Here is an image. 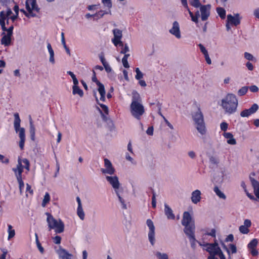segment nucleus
I'll return each mask as SVG.
<instances>
[{"mask_svg": "<svg viewBox=\"0 0 259 259\" xmlns=\"http://www.w3.org/2000/svg\"><path fill=\"white\" fill-rule=\"evenodd\" d=\"M145 110L140 94L136 91L132 93V102L130 105V113L136 119L140 120L145 113Z\"/></svg>", "mask_w": 259, "mask_h": 259, "instance_id": "obj_1", "label": "nucleus"}, {"mask_svg": "<svg viewBox=\"0 0 259 259\" xmlns=\"http://www.w3.org/2000/svg\"><path fill=\"white\" fill-rule=\"evenodd\" d=\"M219 105L226 114L231 115L237 111L238 101L234 94L230 93L221 100Z\"/></svg>", "mask_w": 259, "mask_h": 259, "instance_id": "obj_2", "label": "nucleus"}, {"mask_svg": "<svg viewBox=\"0 0 259 259\" xmlns=\"http://www.w3.org/2000/svg\"><path fill=\"white\" fill-rule=\"evenodd\" d=\"M182 224L185 227L184 231L186 235L189 237L190 239L195 240L194 222L188 211H185L184 212L182 220Z\"/></svg>", "mask_w": 259, "mask_h": 259, "instance_id": "obj_3", "label": "nucleus"}, {"mask_svg": "<svg viewBox=\"0 0 259 259\" xmlns=\"http://www.w3.org/2000/svg\"><path fill=\"white\" fill-rule=\"evenodd\" d=\"M106 179L113 188L118 197V201L121 204V208L123 209H126L127 206L125 200L121 196V193L122 192L123 190L121 188H120V184L117 177L106 176Z\"/></svg>", "mask_w": 259, "mask_h": 259, "instance_id": "obj_4", "label": "nucleus"}, {"mask_svg": "<svg viewBox=\"0 0 259 259\" xmlns=\"http://www.w3.org/2000/svg\"><path fill=\"white\" fill-rule=\"evenodd\" d=\"M192 116L194 125L197 131L201 135H205L206 133V128L204 120L203 115L200 109L198 108L197 111L193 112Z\"/></svg>", "mask_w": 259, "mask_h": 259, "instance_id": "obj_5", "label": "nucleus"}, {"mask_svg": "<svg viewBox=\"0 0 259 259\" xmlns=\"http://www.w3.org/2000/svg\"><path fill=\"white\" fill-rule=\"evenodd\" d=\"M47 222L49 230H54L56 233L60 234L64 231V224L60 219H55L49 212H46Z\"/></svg>", "mask_w": 259, "mask_h": 259, "instance_id": "obj_6", "label": "nucleus"}, {"mask_svg": "<svg viewBox=\"0 0 259 259\" xmlns=\"http://www.w3.org/2000/svg\"><path fill=\"white\" fill-rule=\"evenodd\" d=\"M205 246V250L210 254V255L208 257L207 259H218L215 257L217 255L219 256L220 259H226V257L221 248L219 247L218 243L214 242V243L211 244L207 243Z\"/></svg>", "mask_w": 259, "mask_h": 259, "instance_id": "obj_7", "label": "nucleus"}, {"mask_svg": "<svg viewBox=\"0 0 259 259\" xmlns=\"http://www.w3.org/2000/svg\"><path fill=\"white\" fill-rule=\"evenodd\" d=\"M146 224L149 230L148 233V240L150 244L153 246L155 243V226L153 222L150 219L147 220Z\"/></svg>", "mask_w": 259, "mask_h": 259, "instance_id": "obj_8", "label": "nucleus"}, {"mask_svg": "<svg viewBox=\"0 0 259 259\" xmlns=\"http://www.w3.org/2000/svg\"><path fill=\"white\" fill-rule=\"evenodd\" d=\"M169 32L178 39H180L181 38L180 26L179 23L177 21H175L172 23V27L169 30Z\"/></svg>", "mask_w": 259, "mask_h": 259, "instance_id": "obj_9", "label": "nucleus"}, {"mask_svg": "<svg viewBox=\"0 0 259 259\" xmlns=\"http://www.w3.org/2000/svg\"><path fill=\"white\" fill-rule=\"evenodd\" d=\"M199 8L201 20L202 21L206 20L210 16L211 5L210 4L201 5Z\"/></svg>", "mask_w": 259, "mask_h": 259, "instance_id": "obj_10", "label": "nucleus"}, {"mask_svg": "<svg viewBox=\"0 0 259 259\" xmlns=\"http://www.w3.org/2000/svg\"><path fill=\"white\" fill-rule=\"evenodd\" d=\"M104 161L105 168H101V171L104 174L113 175L115 172V169L113 167L111 162L107 158H105Z\"/></svg>", "mask_w": 259, "mask_h": 259, "instance_id": "obj_11", "label": "nucleus"}, {"mask_svg": "<svg viewBox=\"0 0 259 259\" xmlns=\"http://www.w3.org/2000/svg\"><path fill=\"white\" fill-rule=\"evenodd\" d=\"M227 21L231 23V25L237 26L240 24L241 18L239 14H236L234 16L229 14L227 15Z\"/></svg>", "mask_w": 259, "mask_h": 259, "instance_id": "obj_12", "label": "nucleus"}, {"mask_svg": "<svg viewBox=\"0 0 259 259\" xmlns=\"http://www.w3.org/2000/svg\"><path fill=\"white\" fill-rule=\"evenodd\" d=\"M26 8L30 9L31 11L39 12L40 8L36 4V0H26Z\"/></svg>", "mask_w": 259, "mask_h": 259, "instance_id": "obj_13", "label": "nucleus"}, {"mask_svg": "<svg viewBox=\"0 0 259 259\" xmlns=\"http://www.w3.org/2000/svg\"><path fill=\"white\" fill-rule=\"evenodd\" d=\"M56 252L59 255V259H71L72 255L61 246L59 247L58 249L56 250Z\"/></svg>", "mask_w": 259, "mask_h": 259, "instance_id": "obj_14", "label": "nucleus"}, {"mask_svg": "<svg viewBox=\"0 0 259 259\" xmlns=\"http://www.w3.org/2000/svg\"><path fill=\"white\" fill-rule=\"evenodd\" d=\"M23 169V166L22 165L21 159L19 158L16 167L12 168V170L15 172L17 179L22 177Z\"/></svg>", "mask_w": 259, "mask_h": 259, "instance_id": "obj_15", "label": "nucleus"}, {"mask_svg": "<svg viewBox=\"0 0 259 259\" xmlns=\"http://www.w3.org/2000/svg\"><path fill=\"white\" fill-rule=\"evenodd\" d=\"M19 137L20 138V141L19 143V147L21 150H23L24 146V143L25 141V129L23 127H20L19 128Z\"/></svg>", "mask_w": 259, "mask_h": 259, "instance_id": "obj_16", "label": "nucleus"}, {"mask_svg": "<svg viewBox=\"0 0 259 259\" xmlns=\"http://www.w3.org/2000/svg\"><path fill=\"white\" fill-rule=\"evenodd\" d=\"M76 201L78 203V207L77 209V215L80 220H83L84 219L85 214L82 207L81 200L78 196L76 197Z\"/></svg>", "mask_w": 259, "mask_h": 259, "instance_id": "obj_17", "label": "nucleus"}, {"mask_svg": "<svg viewBox=\"0 0 259 259\" xmlns=\"http://www.w3.org/2000/svg\"><path fill=\"white\" fill-rule=\"evenodd\" d=\"M114 37L112 39V42L113 44L117 42V40L121 39L122 36V31L117 28L114 29L112 30Z\"/></svg>", "mask_w": 259, "mask_h": 259, "instance_id": "obj_18", "label": "nucleus"}, {"mask_svg": "<svg viewBox=\"0 0 259 259\" xmlns=\"http://www.w3.org/2000/svg\"><path fill=\"white\" fill-rule=\"evenodd\" d=\"M191 201L194 204H197L201 200V192L199 190H196L192 192L191 194Z\"/></svg>", "mask_w": 259, "mask_h": 259, "instance_id": "obj_19", "label": "nucleus"}, {"mask_svg": "<svg viewBox=\"0 0 259 259\" xmlns=\"http://www.w3.org/2000/svg\"><path fill=\"white\" fill-rule=\"evenodd\" d=\"M223 136L227 139V143L231 145L236 144V140L234 138L233 135L231 133L224 132L223 134Z\"/></svg>", "mask_w": 259, "mask_h": 259, "instance_id": "obj_20", "label": "nucleus"}, {"mask_svg": "<svg viewBox=\"0 0 259 259\" xmlns=\"http://www.w3.org/2000/svg\"><path fill=\"white\" fill-rule=\"evenodd\" d=\"M164 213L168 219H175V216L173 211L167 204H164Z\"/></svg>", "mask_w": 259, "mask_h": 259, "instance_id": "obj_21", "label": "nucleus"}, {"mask_svg": "<svg viewBox=\"0 0 259 259\" xmlns=\"http://www.w3.org/2000/svg\"><path fill=\"white\" fill-rule=\"evenodd\" d=\"M98 86L99 87L98 91L101 96L100 100L102 102H105V100H106V98H105L106 92H105L104 85L102 83L98 82Z\"/></svg>", "mask_w": 259, "mask_h": 259, "instance_id": "obj_22", "label": "nucleus"}, {"mask_svg": "<svg viewBox=\"0 0 259 259\" xmlns=\"http://www.w3.org/2000/svg\"><path fill=\"white\" fill-rule=\"evenodd\" d=\"M14 127L16 132L18 133L19 128H20L21 119L18 113H14Z\"/></svg>", "mask_w": 259, "mask_h": 259, "instance_id": "obj_23", "label": "nucleus"}, {"mask_svg": "<svg viewBox=\"0 0 259 259\" xmlns=\"http://www.w3.org/2000/svg\"><path fill=\"white\" fill-rule=\"evenodd\" d=\"M4 36L1 39V43L2 45H4L5 46H8L10 45L11 41V36L7 34H5L4 32L3 33Z\"/></svg>", "mask_w": 259, "mask_h": 259, "instance_id": "obj_24", "label": "nucleus"}, {"mask_svg": "<svg viewBox=\"0 0 259 259\" xmlns=\"http://www.w3.org/2000/svg\"><path fill=\"white\" fill-rule=\"evenodd\" d=\"M47 49L50 54L49 61L53 64L55 63L54 52L49 42L47 44Z\"/></svg>", "mask_w": 259, "mask_h": 259, "instance_id": "obj_25", "label": "nucleus"}, {"mask_svg": "<svg viewBox=\"0 0 259 259\" xmlns=\"http://www.w3.org/2000/svg\"><path fill=\"white\" fill-rule=\"evenodd\" d=\"M254 188V192L256 197L259 199V183L255 180L251 183Z\"/></svg>", "mask_w": 259, "mask_h": 259, "instance_id": "obj_26", "label": "nucleus"}, {"mask_svg": "<svg viewBox=\"0 0 259 259\" xmlns=\"http://www.w3.org/2000/svg\"><path fill=\"white\" fill-rule=\"evenodd\" d=\"M27 12L25 11L24 9H21L20 11L22 12L26 17L27 18L30 17H35L36 16V14H35L33 12L31 11L30 9L28 8H26Z\"/></svg>", "mask_w": 259, "mask_h": 259, "instance_id": "obj_27", "label": "nucleus"}, {"mask_svg": "<svg viewBox=\"0 0 259 259\" xmlns=\"http://www.w3.org/2000/svg\"><path fill=\"white\" fill-rule=\"evenodd\" d=\"M213 190H214V192H215V193L216 194V195L220 198L224 199V200H225L226 199V196L223 192H222L219 189L218 187H217V186L214 187Z\"/></svg>", "mask_w": 259, "mask_h": 259, "instance_id": "obj_28", "label": "nucleus"}, {"mask_svg": "<svg viewBox=\"0 0 259 259\" xmlns=\"http://www.w3.org/2000/svg\"><path fill=\"white\" fill-rule=\"evenodd\" d=\"M72 94L73 95L78 94L81 97L83 96V91L80 89L78 85H73Z\"/></svg>", "mask_w": 259, "mask_h": 259, "instance_id": "obj_29", "label": "nucleus"}, {"mask_svg": "<svg viewBox=\"0 0 259 259\" xmlns=\"http://www.w3.org/2000/svg\"><path fill=\"white\" fill-rule=\"evenodd\" d=\"M217 12L221 19H224L226 17V10L221 7H218L216 9Z\"/></svg>", "mask_w": 259, "mask_h": 259, "instance_id": "obj_30", "label": "nucleus"}, {"mask_svg": "<svg viewBox=\"0 0 259 259\" xmlns=\"http://www.w3.org/2000/svg\"><path fill=\"white\" fill-rule=\"evenodd\" d=\"M8 240L11 239L12 238H13L15 236V230L12 229V226L11 225H8Z\"/></svg>", "mask_w": 259, "mask_h": 259, "instance_id": "obj_31", "label": "nucleus"}, {"mask_svg": "<svg viewBox=\"0 0 259 259\" xmlns=\"http://www.w3.org/2000/svg\"><path fill=\"white\" fill-rule=\"evenodd\" d=\"M4 13L3 12L0 13V25H1L2 29L4 31H6L7 30V28L5 26V20L4 18Z\"/></svg>", "mask_w": 259, "mask_h": 259, "instance_id": "obj_32", "label": "nucleus"}, {"mask_svg": "<svg viewBox=\"0 0 259 259\" xmlns=\"http://www.w3.org/2000/svg\"><path fill=\"white\" fill-rule=\"evenodd\" d=\"M210 163L214 165H218L220 162L219 158L217 156H211L209 157Z\"/></svg>", "mask_w": 259, "mask_h": 259, "instance_id": "obj_33", "label": "nucleus"}, {"mask_svg": "<svg viewBox=\"0 0 259 259\" xmlns=\"http://www.w3.org/2000/svg\"><path fill=\"white\" fill-rule=\"evenodd\" d=\"M50 196L49 193H46L44 196L42 202V206L45 207L46 204L50 201Z\"/></svg>", "mask_w": 259, "mask_h": 259, "instance_id": "obj_34", "label": "nucleus"}, {"mask_svg": "<svg viewBox=\"0 0 259 259\" xmlns=\"http://www.w3.org/2000/svg\"><path fill=\"white\" fill-rule=\"evenodd\" d=\"M257 240L256 239H253L248 244V248L250 249L255 248L257 245Z\"/></svg>", "mask_w": 259, "mask_h": 259, "instance_id": "obj_35", "label": "nucleus"}, {"mask_svg": "<svg viewBox=\"0 0 259 259\" xmlns=\"http://www.w3.org/2000/svg\"><path fill=\"white\" fill-rule=\"evenodd\" d=\"M29 125H30V134L35 135V129L33 124L32 120L30 116H29Z\"/></svg>", "mask_w": 259, "mask_h": 259, "instance_id": "obj_36", "label": "nucleus"}, {"mask_svg": "<svg viewBox=\"0 0 259 259\" xmlns=\"http://www.w3.org/2000/svg\"><path fill=\"white\" fill-rule=\"evenodd\" d=\"M248 91V87L244 86L242 87L238 91V95L240 96L244 95Z\"/></svg>", "mask_w": 259, "mask_h": 259, "instance_id": "obj_37", "label": "nucleus"}, {"mask_svg": "<svg viewBox=\"0 0 259 259\" xmlns=\"http://www.w3.org/2000/svg\"><path fill=\"white\" fill-rule=\"evenodd\" d=\"M135 71L136 73V75L135 76L136 79L140 80L143 77L144 75L139 68H136Z\"/></svg>", "mask_w": 259, "mask_h": 259, "instance_id": "obj_38", "label": "nucleus"}, {"mask_svg": "<svg viewBox=\"0 0 259 259\" xmlns=\"http://www.w3.org/2000/svg\"><path fill=\"white\" fill-rule=\"evenodd\" d=\"M156 256L158 259H168L167 254L164 253L157 252L156 253Z\"/></svg>", "mask_w": 259, "mask_h": 259, "instance_id": "obj_39", "label": "nucleus"}, {"mask_svg": "<svg viewBox=\"0 0 259 259\" xmlns=\"http://www.w3.org/2000/svg\"><path fill=\"white\" fill-rule=\"evenodd\" d=\"M251 114L256 112L258 109V106L257 104H253L252 106L248 109Z\"/></svg>", "mask_w": 259, "mask_h": 259, "instance_id": "obj_40", "label": "nucleus"}, {"mask_svg": "<svg viewBox=\"0 0 259 259\" xmlns=\"http://www.w3.org/2000/svg\"><path fill=\"white\" fill-rule=\"evenodd\" d=\"M239 230L241 233L244 234H246L249 232V229L243 225L240 226Z\"/></svg>", "mask_w": 259, "mask_h": 259, "instance_id": "obj_41", "label": "nucleus"}, {"mask_svg": "<svg viewBox=\"0 0 259 259\" xmlns=\"http://www.w3.org/2000/svg\"><path fill=\"white\" fill-rule=\"evenodd\" d=\"M190 3L195 8H199L201 5L199 0H190Z\"/></svg>", "mask_w": 259, "mask_h": 259, "instance_id": "obj_42", "label": "nucleus"}, {"mask_svg": "<svg viewBox=\"0 0 259 259\" xmlns=\"http://www.w3.org/2000/svg\"><path fill=\"white\" fill-rule=\"evenodd\" d=\"M102 2L104 6L107 7L109 9L112 8V4L111 0H102Z\"/></svg>", "mask_w": 259, "mask_h": 259, "instance_id": "obj_43", "label": "nucleus"}, {"mask_svg": "<svg viewBox=\"0 0 259 259\" xmlns=\"http://www.w3.org/2000/svg\"><path fill=\"white\" fill-rule=\"evenodd\" d=\"M17 180L19 183V187L20 192L21 194L22 190L24 187V184L22 180V177L17 178Z\"/></svg>", "mask_w": 259, "mask_h": 259, "instance_id": "obj_44", "label": "nucleus"}, {"mask_svg": "<svg viewBox=\"0 0 259 259\" xmlns=\"http://www.w3.org/2000/svg\"><path fill=\"white\" fill-rule=\"evenodd\" d=\"M1 12H3L4 13V20H5L6 18H8L12 14V11L10 8H8L6 12L4 11H1Z\"/></svg>", "mask_w": 259, "mask_h": 259, "instance_id": "obj_45", "label": "nucleus"}, {"mask_svg": "<svg viewBox=\"0 0 259 259\" xmlns=\"http://www.w3.org/2000/svg\"><path fill=\"white\" fill-rule=\"evenodd\" d=\"M250 115H251V114L250 113L248 109L243 110L240 113V116L242 117H247Z\"/></svg>", "mask_w": 259, "mask_h": 259, "instance_id": "obj_46", "label": "nucleus"}, {"mask_svg": "<svg viewBox=\"0 0 259 259\" xmlns=\"http://www.w3.org/2000/svg\"><path fill=\"white\" fill-rule=\"evenodd\" d=\"M22 162H23L24 164H25V166H23L25 168H26L28 171L29 170V166H30V163L29 160L26 159L24 158L21 160Z\"/></svg>", "mask_w": 259, "mask_h": 259, "instance_id": "obj_47", "label": "nucleus"}, {"mask_svg": "<svg viewBox=\"0 0 259 259\" xmlns=\"http://www.w3.org/2000/svg\"><path fill=\"white\" fill-rule=\"evenodd\" d=\"M125 159L131 162L134 165L137 164V162L129 155L128 153H126Z\"/></svg>", "mask_w": 259, "mask_h": 259, "instance_id": "obj_48", "label": "nucleus"}, {"mask_svg": "<svg viewBox=\"0 0 259 259\" xmlns=\"http://www.w3.org/2000/svg\"><path fill=\"white\" fill-rule=\"evenodd\" d=\"M228 127V124L226 122H223L220 124L221 129L225 132L227 130Z\"/></svg>", "mask_w": 259, "mask_h": 259, "instance_id": "obj_49", "label": "nucleus"}, {"mask_svg": "<svg viewBox=\"0 0 259 259\" xmlns=\"http://www.w3.org/2000/svg\"><path fill=\"white\" fill-rule=\"evenodd\" d=\"M53 242L56 244H59L61 243V237L59 236H56L53 238Z\"/></svg>", "mask_w": 259, "mask_h": 259, "instance_id": "obj_50", "label": "nucleus"}, {"mask_svg": "<svg viewBox=\"0 0 259 259\" xmlns=\"http://www.w3.org/2000/svg\"><path fill=\"white\" fill-rule=\"evenodd\" d=\"M98 104L100 105V106L102 108L103 110L104 111V112L106 114H108V112H109V109H108V107L104 105V104H101V103H98Z\"/></svg>", "mask_w": 259, "mask_h": 259, "instance_id": "obj_51", "label": "nucleus"}, {"mask_svg": "<svg viewBox=\"0 0 259 259\" xmlns=\"http://www.w3.org/2000/svg\"><path fill=\"white\" fill-rule=\"evenodd\" d=\"M103 65L104 66V67L107 72L109 73L111 72L112 68L107 62Z\"/></svg>", "mask_w": 259, "mask_h": 259, "instance_id": "obj_52", "label": "nucleus"}, {"mask_svg": "<svg viewBox=\"0 0 259 259\" xmlns=\"http://www.w3.org/2000/svg\"><path fill=\"white\" fill-rule=\"evenodd\" d=\"M199 47L200 48V49L201 52L204 54V56L208 54L205 48L202 44H200L199 45Z\"/></svg>", "mask_w": 259, "mask_h": 259, "instance_id": "obj_53", "label": "nucleus"}, {"mask_svg": "<svg viewBox=\"0 0 259 259\" xmlns=\"http://www.w3.org/2000/svg\"><path fill=\"white\" fill-rule=\"evenodd\" d=\"M244 57L248 60H253L254 58L252 55L247 52L244 53Z\"/></svg>", "mask_w": 259, "mask_h": 259, "instance_id": "obj_54", "label": "nucleus"}, {"mask_svg": "<svg viewBox=\"0 0 259 259\" xmlns=\"http://www.w3.org/2000/svg\"><path fill=\"white\" fill-rule=\"evenodd\" d=\"M130 51L129 48L127 44H125L124 46V48L120 51L121 54H125L127 52Z\"/></svg>", "mask_w": 259, "mask_h": 259, "instance_id": "obj_55", "label": "nucleus"}, {"mask_svg": "<svg viewBox=\"0 0 259 259\" xmlns=\"http://www.w3.org/2000/svg\"><path fill=\"white\" fill-rule=\"evenodd\" d=\"M0 160L2 163H8L9 160L7 158H5L4 156L0 154Z\"/></svg>", "mask_w": 259, "mask_h": 259, "instance_id": "obj_56", "label": "nucleus"}, {"mask_svg": "<svg viewBox=\"0 0 259 259\" xmlns=\"http://www.w3.org/2000/svg\"><path fill=\"white\" fill-rule=\"evenodd\" d=\"M108 13V12H104L103 11H100L99 12L96 13L94 15L98 17L99 18H102L105 14Z\"/></svg>", "mask_w": 259, "mask_h": 259, "instance_id": "obj_57", "label": "nucleus"}, {"mask_svg": "<svg viewBox=\"0 0 259 259\" xmlns=\"http://www.w3.org/2000/svg\"><path fill=\"white\" fill-rule=\"evenodd\" d=\"M152 205L154 208L156 207V196L155 193H153V196L152 198Z\"/></svg>", "mask_w": 259, "mask_h": 259, "instance_id": "obj_58", "label": "nucleus"}, {"mask_svg": "<svg viewBox=\"0 0 259 259\" xmlns=\"http://www.w3.org/2000/svg\"><path fill=\"white\" fill-rule=\"evenodd\" d=\"M251 223L250 220H249L248 219H246L244 220L243 226H244L248 228L249 227H250L251 226Z\"/></svg>", "mask_w": 259, "mask_h": 259, "instance_id": "obj_59", "label": "nucleus"}, {"mask_svg": "<svg viewBox=\"0 0 259 259\" xmlns=\"http://www.w3.org/2000/svg\"><path fill=\"white\" fill-rule=\"evenodd\" d=\"M13 29H14V27L12 25L11 26H10L9 28H8L7 31H7V34L9 35V36H12V34H13Z\"/></svg>", "mask_w": 259, "mask_h": 259, "instance_id": "obj_60", "label": "nucleus"}, {"mask_svg": "<svg viewBox=\"0 0 259 259\" xmlns=\"http://www.w3.org/2000/svg\"><path fill=\"white\" fill-rule=\"evenodd\" d=\"M251 92L253 93L257 92L258 91V88L256 85H253L249 87Z\"/></svg>", "mask_w": 259, "mask_h": 259, "instance_id": "obj_61", "label": "nucleus"}, {"mask_svg": "<svg viewBox=\"0 0 259 259\" xmlns=\"http://www.w3.org/2000/svg\"><path fill=\"white\" fill-rule=\"evenodd\" d=\"M153 130H154V128H153V126L149 127L146 131L147 134H148V135H150V136L153 135Z\"/></svg>", "mask_w": 259, "mask_h": 259, "instance_id": "obj_62", "label": "nucleus"}, {"mask_svg": "<svg viewBox=\"0 0 259 259\" xmlns=\"http://www.w3.org/2000/svg\"><path fill=\"white\" fill-rule=\"evenodd\" d=\"M230 248L232 253H235L237 252V248L235 245L233 244H230Z\"/></svg>", "mask_w": 259, "mask_h": 259, "instance_id": "obj_63", "label": "nucleus"}, {"mask_svg": "<svg viewBox=\"0 0 259 259\" xmlns=\"http://www.w3.org/2000/svg\"><path fill=\"white\" fill-rule=\"evenodd\" d=\"M122 62L123 66L125 68H128L130 67V65L128 64L127 60H126L125 59H122Z\"/></svg>", "mask_w": 259, "mask_h": 259, "instance_id": "obj_64", "label": "nucleus"}]
</instances>
